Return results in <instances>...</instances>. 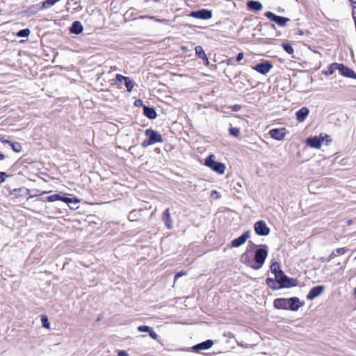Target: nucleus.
<instances>
[{
  "instance_id": "f257e3e1",
  "label": "nucleus",
  "mask_w": 356,
  "mask_h": 356,
  "mask_svg": "<svg viewBox=\"0 0 356 356\" xmlns=\"http://www.w3.org/2000/svg\"><path fill=\"white\" fill-rule=\"evenodd\" d=\"M274 307L279 309H290L297 311L300 307L298 298L293 297L291 298H277L273 302Z\"/></svg>"
},
{
  "instance_id": "f03ea898",
  "label": "nucleus",
  "mask_w": 356,
  "mask_h": 356,
  "mask_svg": "<svg viewBox=\"0 0 356 356\" xmlns=\"http://www.w3.org/2000/svg\"><path fill=\"white\" fill-rule=\"evenodd\" d=\"M145 136L148 137V139L145 140L142 143V146L143 147H147L156 143H161L163 141L162 136L157 131L151 129L145 130Z\"/></svg>"
},
{
  "instance_id": "7ed1b4c3",
  "label": "nucleus",
  "mask_w": 356,
  "mask_h": 356,
  "mask_svg": "<svg viewBox=\"0 0 356 356\" xmlns=\"http://www.w3.org/2000/svg\"><path fill=\"white\" fill-rule=\"evenodd\" d=\"M279 273L276 275L275 278L277 280L280 289L293 287L297 285L296 280L288 277L283 271H280Z\"/></svg>"
},
{
  "instance_id": "20e7f679",
  "label": "nucleus",
  "mask_w": 356,
  "mask_h": 356,
  "mask_svg": "<svg viewBox=\"0 0 356 356\" xmlns=\"http://www.w3.org/2000/svg\"><path fill=\"white\" fill-rule=\"evenodd\" d=\"M205 165L219 174L222 175L225 172V165L222 163L216 161L213 155H209L207 158Z\"/></svg>"
},
{
  "instance_id": "39448f33",
  "label": "nucleus",
  "mask_w": 356,
  "mask_h": 356,
  "mask_svg": "<svg viewBox=\"0 0 356 356\" xmlns=\"http://www.w3.org/2000/svg\"><path fill=\"white\" fill-rule=\"evenodd\" d=\"M267 256L268 251L266 249L259 248L257 250L254 254V260L258 266L253 268L257 270L259 269L264 264Z\"/></svg>"
},
{
  "instance_id": "423d86ee",
  "label": "nucleus",
  "mask_w": 356,
  "mask_h": 356,
  "mask_svg": "<svg viewBox=\"0 0 356 356\" xmlns=\"http://www.w3.org/2000/svg\"><path fill=\"white\" fill-rule=\"evenodd\" d=\"M324 141V137H323V134L320 136H314L308 138L306 140V144L312 148L314 149H320L321 147L322 143Z\"/></svg>"
},
{
  "instance_id": "0eeeda50",
  "label": "nucleus",
  "mask_w": 356,
  "mask_h": 356,
  "mask_svg": "<svg viewBox=\"0 0 356 356\" xmlns=\"http://www.w3.org/2000/svg\"><path fill=\"white\" fill-rule=\"evenodd\" d=\"M265 16L281 26H285L286 23L290 20L287 17L277 16L270 11L266 13Z\"/></svg>"
},
{
  "instance_id": "6e6552de",
  "label": "nucleus",
  "mask_w": 356,
  "mask_h": 356,
  "mask_svg": "<svg viewBox=\"0 0 356 356\" xmlns=\"http://www.w3.org/2000/svg\"><path fill=\"white\" fill-rule=\"evenodd\" d=\"M255 232L260 236H267L270 232V229L267 227L266 222L263 220H259L254 224Z\"/></svg>"
},
{
  "instance_id": "1a4fd4ad",
  "label": "nucleus",
  "mask_w": 356,
  "mask_h": 356,
  "mask_svg": "<svg viewBox=\"0 0 356 356\" xmlns=\"http://www.w3.org/2000/svg\"><path fill=\"white\" fill-rule=\"evenodd\" d=\"M191 17L201 19H209L211 18L212 13L211 10L202 9L197 11H193L189 15Z\"/></svg>"
},
{
  "instance_id": "9d476101",
  "label": "nucleus",
  "mask_w": 356,
  "mask_h": 356,
  "mask_svg": "<svg viewBox=\"0 0 356 356\" xmlns=\"http://www.w3.org/2000/svg\"><path fill=\"white\" fill-rule=\"evenodd\" d=\"M272 67L273 65L270 64V63L266 61L264 63H261L256 65L255 66L252 67V69L261 74H266L269 72Z\"/></svg>"
},
{
  "instance_id": "9b49d317",
  "label": "nucleus",
  "mask_w": 356,
  "mask_h": 356,
  "mask_svg": "<svg viewBox=\"0 0 356 356\" xmlns=\"http://www.w3.org/2000/svg\"><path fill=\"white\" fill-rule=\"evenodd\" d=\"M250 236V232L247 231L244 232L241 236L232 241V246L238 248L245 243V241Z\"/></svg>"
},
{
  "instance_id": "f8f14e48",
  "label": "nucleus",
  "mask_w": 356,
  "mask_h": 356,
  "mask_svg": "<svg viewBox=\"0 0 356 356\" xmlns=\"http://www.w3.org/2000/svg\"><path fill=\"white\" fill-rule=\"evenodd\" d=\"M270 137L277 140H282L286 136L285 129H273L269 131Z\"/></svg>"
},
{
  "instance_id": "ddd939ff",
  "label": "nucleus",
  "mask_w": 356,
  "mask_h": 356,
  "mask_svg": "<svg viewBox=\"0 0 356 356\" xmlns=\"http://www.w3.org/2000/svg\"><path fill=\"white\" fill-rule=\"evenodd\" d=\"M213 345V341L211 339H208L204 342L196 344L192 347V349L195 352L201 350H205L211 348Z\"/></svg>"
},
{
  "instance_id": "4468645a",
  "label": "nucleus",
  "mask_w": 356,
  "mask_h": 356,
  "mask_svg": "<svg viewBox=\"0 0 356 356\" xmlns=\"http://www.w3.org/2000/svg\"><path fill=\"white\" fill-rule=\"evenodd\" d=\"M324 290L325 287L323 286H314L309 291L307 298L308 300H314L321 296Z\"/></svg>"
},
{
  "instance_id": "2eb2a0df",
  "label": "nucleus",
  "mask_w": 356,
  "mask_h": 356,
  "mask_svg": "<svg viewBox=\"0 0 356 356\" xmlns=\"http://www.w3.org/2000/svg\"><path fill=\"white\" fill-rule=\"evenodd\" d=\"M338 71L344 76L348 78H356V74L353 70L343 64H338Z\"/></svg>"
},
{
  "instance_id": "dca6fc26",
  "label": "nucleus",
  "mask_w": 356,
  "mask_h": 356,
  "mask_svg": "<svg viewBox=\"0 0 356 356\" xmlns=\"http://www.w3.org/2000/svg\"><path fill=\"white\" fill-rule=\"evenodd\" d=\"M309 114V108L306 106L302 107L296 113V119L299 122H302L305 120Z\"/></svg>"
},
{
  "instance_id": "f3484780",
  "label": "nucleus",
  "mask_w": 356,
  "mask_h": 356,
  "mask_svg": "<svg viewBox=\"0 0 356 356\" xmlns=\"http://www.w3.org/2000/svg\"><path fill=\"white\" fill-rule=\"evenodd\" d=\"M48 201L49 202H55L57 200H61L66 204H69L70 202H72L71 198L65 197L62 196L60 194H53L51 195H49L47 197Z\"/></svg>"
},
{
  "instance_id": "a211bd4d",
  "label": "nucleus",
  "mask_w": 356,
  "mask_h": 356,
  "mask_svg": "<svg viewBox=\"0 0 356 356\" xmlns=\"http://www.w3.org/2000/svg\"><path fill=\"white\" fill-rule=\"evenodd\" d=\"M70 30L72 33L79 34L83 31V28L80 22L75 21L72 23Z\"/></svg>"
},
{
  "instance_id": "6ab92c4d",
  "label": "nucleus",
  "mask_w": 356,
  "mask_h": 356,
  "mask_svg": "<svg viewBox=\"0 0 356 356\" xmlns=\"http://www.w3.org/2000/svg\"><path fill=\"white\" fill-rule=\"evenodd\" d=\"M163 220L166 227L168 229H172V218L170 217V213L169 209H166L165 210V212H164V214H163Z\"/></svg>"
},
{
  "instance_id": "aec40b11",
  "label": "nucleus",
  "mask_w": 356,
  "mask_h": 356,
  "mask_svg": "<svg viewBox=\"0 0 356 356\" xmlns=\"http://www.w3.org/2000/svg\"><path fill=\"white\" fill-rule=\"evenodd\" d=\"M248 8L250 10L259 11L262 9V4L259 1H250L247 3Z\"/></svg>"
},
{
  "instance_id": "412c9836",
  "label": "nucleus",
  "mask_w": 356,
  "mask_h": 356,
  "mask_svg": "<svg viewBox=\"0 0 356 356\" xmlns=\"http://www.w3.org/2000/svg\"><path fill=\"white\" fill-rule=\"evenodd\" d=\"M143 113L145 116L149 119H154L156 117V113L153 108L144 106Z\"/></svg>"
},
{
  "instance_id": "4be33fe9",
  "label": "nucleus",
  "mask_w": 356,
  "mask_h": 356,
  "mask_svg": "<svg viewBox=\"0 0 356 356\" xmlns=\"http://www.w3.org/2000/svg\"><path fill=\"white\" fill-rule=\"evenodd\" d=\"M266 284L270 288H271L273 289L276 290V289H280L278 282L276 279L267 278Z\"/></svg>"
},
{
  "instance_id": "5701e85b",
  "label": "nucleus",
  "mask_w": 356,
  "mask_h": 356,
  "mask_svg": "<svg viewBox=\"0 0 356 356\" xmlns=\"http://www.w3.org/2000/svg\"><path fill=\"white\" fill-rule=\"evenodd\" d=\"M195 51L196 54L198 55V56L200 58H202L204 59H206L207 62V63L209 62L208 58H207V56H206V54L204 53V49H202V47L201 46L195 47Z\"/></svg>"
},
{
  "instance_id": "b1692460",
  "label": "nucleus",
  "mask_w": 356,
  "mask_h": 356,
  "mask_svg": "<svg viewBox=\"0 0 356 356\" xmlns=\"http://www.w3.org/2000/svg\"><path fill=\"white\" fill-rule=\"evenodd\" d=\"M270 270L273 274H274L275 277H276V275L280 274L279 273L280 271H282L280 268V264L277 262H274L270 266Z\"/></svg>"
},
{
  "instance_id": "393cba45",
  "label": "nucleus",
  "mask_w": 356,
  "mask_h": 356,
  "mask_svg": "<svg viewBox=\"0 0 356 356\" xmlns=\"http://www.w3.org/2000/svg\"><path fill=\"white\" fill-rule=\"evenodd\" d=\"M55 4L54 0H45L42 2V4L40 8V10L47 9L48 8H50L51 6H53Z\"/></svg>"
},
{
  "instance_id": "a878e982",
  "label": "nucleus",
  "mask_w": 356,
  "mask_h": 356,
  "mask_svg": "<svg viewBox=\"0 0 356 356\" xmlns=\"http://www.w3.org/2000/svg\"><path fill=\"white\" fill-rule=\"evenodd\" d=\"M140 215V211L134 210L131 212H130V213L129 214V219L131 221L137 220V219H138V218L139 217Z\"/></svg>"
},
{
  "instance_id": "bb28decb",
  "label": "nucleus",
  "mask_w": 356,
  "mask_h": 356,
  "mask_svg": "<svg viewBox=\"0 0 356 356\" xmlns=\"http://www.w3.org/2000/svg\"><path fill=\"white\" fill-rule=\"evenodd\" d=\"M338 63H332L330 65L327 72L325 73L326 75H332L335 70H338Z\"/></svg>"
},
{
  "instance_id": "cd10ccee",
  "label": "nucleus",
  "mask_w": 356,
  "mask_h": 356,
  "mask_svg": "<svg viewBox=\"0 0 356 356\" xmlns=\"http://www.w3.org/2000/svg\"><path fill=\"white\" fill-rule=\"evenodd\" d=\"M10 145L11 146L13 151H15V152H19L22 150V146H21L20 143H19L10 142Z\"/></svg>"
},
{
  "instance_id": "c85d7f7f",
  "label": "nucleus",
  "mask_w": 356,
  "mask_h": 356,
  "mask_svg": "<svg viewBox=\"0 0 356 356\" xmlns=\"http://www.w3.org/2000/svg\"><path fill=\"white\" fill-rule=\"evenodd\" d=\"M31 31L29 29H22L17 33L18 37H27L29 35Z\"/></svg>"
},
{
  "instance_id": "c756f323",
  "label": "nucleus",
  "mask_w": 356,
  "mask_h": 356,
  "mask_svg": "<svg viewBox=\"0 0 356 356\" xmlns=\"http://www.w3.org/2000/svg\"><path fill=\"white\" fill-rule=\"evenodd\" d=\"M124 83L128 91H131L134 86V83L129 77L126 79Z\"/></svg>"
},
{
  "instance_id": "7c9ffc66",
  "label": "nucleus",
  "mask_w": 356,
  "mask_h": 356,
  "mask_svg": "<svg viewBox=\"0 0 356 356\" xmlns=\"http://www.w3.org/2000/svg\"><path fill=\"white\" fill-rule=\"evenodd\" d=\"M283 49L289 54H291L293 53V49L292 46L290 44L288 43H283L282 44Z\"/></svg>"
},
{
  "instance_id": "2f4dec72",
  "label": "nucleus",
  "mask_w": 356,
  "mask_h": 356,
  "mask_svg": "<svg viewBox=\"0 0 356 356\" xmlns=\"http://www.w3.org/2000/svg\"><path fill=\"white\" fill-rule=\"evenodd\" d=\"M71 201H72V202H70L69 204H67V205L69 206V207L71 209H76L78 208V204H79V201L76 199H72V198H71Z\"/></svg>"
},
{
  "instance_id": "473e14b6",
  "label": "nucleus",
  "mask_w": 356,
  "mask_h": 356,
  "mask_svg": "<svg viewBox=\"0 0 356 356\" xmlns=\"http://www.w3.org/2000/svg\"><path fill=\"white\" fill-rule=\"evenodd\" d=\"M229 132L232 136L238 137L240 134V129L236 127H232L229 129Z\"/></svg>"
},
{
  "instance_id": "72a5a7b5",
  "label": "nucleus",
  "mask_w": 356,
  "mask_h": 356,
  "mask_svg": "<svg viewBox=\"0 0 356 356\" xmlns=\"http://www.w3.org/2000/svg\"><path fill=\"white\" fill-rule=\"evenodd\" d=\"M137 330H138V331L141 332H148L149 333L150 331H152V327L147 326V325H140V326L138 327Z\"/></svg>"
},
{
  "instance_id": "f704fd0d",
  "label": "nucleus",
  "mask_w": 356,
  "mask_h": 356,
  "mask_svg": "<svg viewBox=\"0 0 356 356\" xmlns=\"http://www.w3.org/2000/svg\"><path fill=\"white\" fill-rule=\"evenodd\" d=\"M43 327L45 328H50V323L49 322L48 318L47 316H43L41 319Z\"/></svg>"
},
{
  "instance_id": "c9c22d12",
  "label": "nucleus",
  "mask_w": 356,
  "mask_h": 356,
  "mask_svg": "<svg viewBox=\"0 0 356 356\" xmlns=\"http://www.w3.org/2000/svg\"><path fill=\"white\" fill-rule=\"evenodd\" d=\"M241 260L243 263H247L250 260V257L248 253L245 252L241 255Z\"/></svg>"
},
{
  "instance_id": "e433bc0d",
  "label": "nucleus",
  "mask_w": 356,
  "mask_h": 356,
  "mask_svg": "<svg viewBox=\"0 0 356 356\" xmlns=\"http://www.w3.org/2000/svg\"><path fill=\"white\" fill-rule=\"evenodd\" d=\"M126 79H128V77H127V76H122V75H121V74H117V75H116V80H117L118 81L122 82V80H124V81H126Z\"/></svg>"
},
{
  "instance_id": "4c0bfd02",
  "label": "nucleus",
  "mask_w": 356,
  "mask_h": 356,
  "mask_svg": "<svg viewBox=\"0 0 356 356\" xmlns=\"http://www.w3.org/2000/svg\"><path fill=\"white\" fill-rule=\"evenodd\" d=\"M149 334L150 337L152 338L153 339H156L158 337L157 334L153 330L152 328V331H150L149 332Z\"/></svg>"
},
{
  "instance_id": "58836bf2",
  "label": "nucleus",
  "mask_w": 356,
  "mask_h": 356,
  "mask_svg": "<svg viewBox=\"0 0 356 356\" xmlns=\"http://www.w3.org/2000/svg\"><path fill=\"white\" fill-rule=\"evenodd\" d=\"M346 252V250L344 248H339L336 250V252L338 254H343Z\"/></svg>"
},
{
  "instance_id": "ea45409f",
  "label": "nucleus",
  "mask_w": 356,
  "mask_h": 356,
  "mask_svg": "<svg viewBox=\"0 0 356 356\" xmlns=\"http://www.w3.org/2000/svg\"><path fill=\"white\" fill-rule=\"evenodd\" d=\"M6 174L3 172H0V184L3 182L6 177Z\"/></svg>"
},
{
  "instance_id": "a19ab883",
  "label": "nucleus",
  "mask_w": 356,
  "mask_h": 356,
  "mask_svg": "<svg viewBox=\"0 0 356 356\" xmlns=\"http://www.w3.org/2000/svg\"><path fill=\"white\" fill-rule=\"evenodd\" d=\"M186 275L185 272H179L175 275V281H176L179 277Z\"/></svg>"
},
{
  "instance_id": "79ce46f5",
  "label": "nucleus",
  "mask_w": 356,
  "mask_h": 356,
  "mask_svg": "<svg viewBox=\"0 0 356 356\" xmlns=\"http://www.w3.org/2000/svg\"><path fill=\"white\" fill-rule=\"evenodd\" d=\"M243 58V53H238L236 56V61L240 62Z\"/></svg>"
},
{
  "instance_id": "37998d69",
  "label": "nucleus",
  "mask_w": 356,
  "mask_h": 356,
  "mask_svg": "<svg viewBox=\"0 0 356 356\" xmlns=\"http://www.w3.org/2000/svg\"><path fill=\"white\" fill-rule=\"evenodd\" d=\"M336 254L334 253V252H333L327 258V261L329 262L333 258H334L336 257Z\"/></svg>"
},
{
  "instance_id": "c03bdc74",
  "label": "nucleus",
  "mask_w": 356,
  "mask_h": 356,
  "mask_svg": "<svg viewBox=\"0 0 356 356\" xmlns=\"http://www.w3.org/2000/svg\"><path fill=\"white\" fill-rule=\"evenodd\" d=\"M118 356H129L125 350H120L118 352Z\"/></svg>"
},
{
  "instance_id": "a18cd8bd",
  "label": "nucleus",
  "mask_w": 356,
  "mask_h": 356,
  "mask_svg": "<svg viewBox=\"0 0 356 356\" xmlns=\"http://www.w3.org/2000/svg\"><path fill=\"white\" fill-rule=\"evenodd\" d=\"M323 137H324V140H325L327 142V143H328L331 141V138H330V136L325 134L324 136H323Z\"/></svg>"
},
{
  "instance_id": "49530a36",
  "label": "nucleus",
  "mask_w": 356,
  "mask_h": 356,
  "mask_svg": "<svg viewBox=\"0 0 356 356\" xmlns=\"http://www.w3.org/2000/svg\"><path fill=\"white\" fill-rule=\"evenodd\" d=\"M0 140L3 143H8L10 145V141L8 140H5V139H3V138H0Z\"/></svg>"
},
{
  "instance_id": "de8ad7c7",
  "label": "nucleus",
  "mask_w": 356,
  "mask_h": 356,
  "mask_svg": "<svg viewBox=\"0 0 356 356\" xmlns=\"http://www.w3.org/2000/svg\"><path fill=\"white\" fill-rule=\"evenodd\" d=\"M213 195H217V197H218V193L216 191H213L211 192V196H213Z\"/></svg>"
},
{
  "instance_id": "09e8293b",
  "label": "nucleus",
  "mask_w": 356,
  "mask_h": 356,
  "mask_svg": "<svg viewBox=\"0 0 356 356\" xmlns=\"http://www.w3.org/2000/svg\"><path fill=\"white\" fill-rule=\"evenodd\" d=\"M319 261H321V262H325V261H327V258H325V257H321L319 259Z\"/></svg>"
},
{
  "instance_id": "8fccbe9b",
  "label": "nucleus",
  "mask_w": 356,
  "mask_h": 356,
  "mask_svg": "<svg viewBox=\"0 0 356 356\" xmlns=\"http://www.w3.org/2000/svg\"><path fill=\"white\" fill-rule=\"evenodd\" d=\"M5 159V156L3 154L0 153V161L3 160Z\"/></svg>"
},
{
  "instance_id": "3c124183",
  "label": "nucleus",
  "mask_w": 356,
  "mask_h": 356,
  "mask_svg": "<svg viewBox=\"0 0 356 356\" xmlns=\"http://www.w3.org/2000/svg\"><path fill=\"white\" fill-rule=\"evenodd\" d=\"M352 224V220H348V225H350Z\"/></svg>"
},
{
  "instance_id": "603ef678",
  "label": "nucleus",
  "mask_w": 356,
  "mask_h": 356,
  "mask_svg": "<svg viewBox=\"0 0 356 356\" xmlns=\"http://www.w3.org/2000/svg\"><path fill=\"white\" fill-rule=\"evenodd\" d=\"M21 190H22V188L15 189V190H14V192L19 191H21Z\"/></svg>"
},
{
  "instance_id": "864d4df0",
  "label": "nucleus",
  "mask_w": 356,
  "mask_h": 356,
  "mask_svg": "<svg viewBox=\"0 0 356 356\" xmlns=\"http://www.w3.org/2000/svg\"><path fill=\"white\" fill-rule=\"evenodd\" d=\"M60 1V0H54V3H57V2H58V1Z\"/></svg>"
}]
</instances>
